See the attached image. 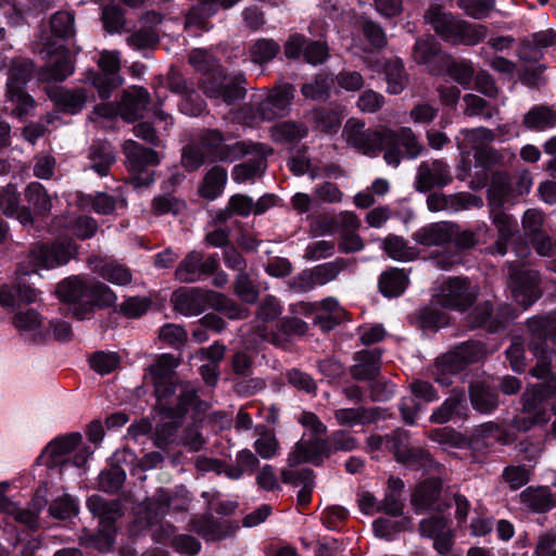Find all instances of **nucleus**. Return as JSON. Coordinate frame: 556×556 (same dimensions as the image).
Wrapping results in <instances>:
<instances>
[{
  "label": "nucleus",
  "instance_id": "f257e3e1",
  "mask_svg": "<svg viewBox=\"0 0 556 556\" xmlns=\"http://www.w3.org/2000/svg\"><path fill=\"white\" fill-rule=\"evenodd\" d=\"M342 137L348 144L366 155L375 156L383 150L386 163L393 167H397L402 160L400 146L404 147L409 159H416L422 150V146L409 127H401L397 130L389 127L370 129L366 128L364 122L356 118L346 121Z\"/></svg>",
  "mask_w": 556,
  "mask_h": 556
},
{
  "label": "nucleus",
  "instance_id": "f03ea898",
  "mask_svg": "<svg viewBox=\"0 0 556 556\" xmlns=\"http://www.w3.org/2000/svg\"><path fill=\"white\" fill-rule=\"evenodd\" d=\"M81 441L83 437L79 432H72L51 441L43 452L49 466L83 467L93 452L88 445H81Z\"/></svg>",
  "mask_w": 556,
  "mask_h": 556
},
{
  "label": "nucleus",
  "instance_id": "7ed1b4c3",
  "mask_svg": "<svg viewBox=\"0 0 556 556\" xmlns=\"http://www.w3.org/2000/svg\"><path fill=\"white\" fill-rule=\"evenodd\" d=\"M34 73V63L29 59H14L9 70L7 97L15 104L13 114L21 117L34 108L33 98L24 88Z\"/></svg>",
  "mask_w": 556,
  "mask_h": 556
},
{
  "label": "nucleus",
  "instance_id": "20e7f679",
  "mask_svg": "<svg viewBox=\"0 0 556 556\" xmlns=\"http://www.w3.org/2000/svg\"><path fill=\"white\" fill-rule=\"evenodd\" d=\"M486 355V349L479 341L464 342L453 351L445 353L435 362V367L443 376L437 377V381L443 386H450L451 379L446 374H455L464 369L468 364L479 362Z\"/></svg>",
  "mask_w": 556,
  "mask_h": 556
},
{
  "label": "nucleus",
  "instance_id": "39448f33",
  "mask_svg": "<svg viewBox=\"0 0 556 556\" xmlns=\"http://www.w3.org/2000/svg\"><path fill=\"white\" fill-rule=\"evenodd\" d=\"M122 150L126 157V166L132 174L131 184L135 187H148L153 184L154 177L147 168L160 163L159 153L131 139L123 143Z\"/></svg>",
  "mask_w": 556,
  "mask_h": 556
},
{
  "label": "nucleus",
  "instance_id": "423d86ee",
  "mask_svg": "<svg viewBox=\"0 0 556 556\" xmlns=\"http://www.w3.org/2000/svg\"><path fill=\"white\" fill-rule=\"evenodd\" d=\"M538 271L520 262L508 263V286L515 301L523 308L532 305L540 296Z\"/></svg>",
  "mask_w": 556,
  "mask_h": 556
},
{
  "label": "nucleus",
  "instance_id": "0eeeda50",
  "mask_svg": "<svg viewBox=\"0 0 556 556\" xmlns=\"http://www.w3.org/2000/svg\"><path fill=\"white\" fill-rule=\"evenodd\" d=\"M198 143L204 151L207 161L233 162L249 153V147L244 142L226 143L223 134L218 130L207 129L198 136Z\"/></svg>",
  "mask_w": 556,
  "mask_h": 556
},
{
  "label": "nucleus",
  "instance_id": "6e6552de",
  "mask_svg": "<svg viewBox=\"0 0 556 556\" xmlns=\"http://www.w3.org/2000/svg\"><path fill=\"white\" fill-rule=\"evenodd\" d=\"M76 255V245L71 239H60L51 244L36 245L29 257L34 266L51 269L66 264Z\"/></svg>",
  "mask_w": 556,
  "mask_h": 556
},
{
  "label": "nucleus",
  "instance_id": "1a4fd4ad",
  "mask_svg": "<svg viewBox=\"0 0 556 556\" xmlns=\"http://www.w3.org/2000/svg\"><path fill=\"white\" fill-rule=\"evenodd\" d=\"M345 258H337L309 270H304L293 279L292 287L299 292H307L317 286H324L334 280L338 275L349 266Z\"/></svg>",
  "mask_w": 556,
  "mask_h": 556
},
{
  "label": "nucleus",
  "instance_id": "9d476101",
  "mask_svg": "<svg viewBox=\"0 0 556 556\" xmlns=\"http://www.w3.org/2000/svg\"><path fill=\"white\" fill-rule=\"evenodd\" d=\"M477 292L469 281L463 278H451L444 282L437 293L438 302L448 308L465 311L472 305Z\"/></svg>",
  "mask_w": 556,
  "mask_h": 556
},
{
  "label": "nucleus",
  "instance_id": "9b49d317",
  "mask_svg": "<svg viewBox=\"0 0 556 556\" xmlns=\"http://www.w3.org/2000/svg\"><path fill=\"white\" fill-rule=\"evenodd\" d=\"M218 268V261L215 255L204 257L199 251L189 252L179 263L175 270V277L180 282H195L202 276L212 275Z\"/></svg>",
  "mask_w": 556,
  "mask_h": 556
},
{
  "label": "nucleus",
  "instance_id": "f8f14e48",
  "mask_svg": "<svg viewBox=\"0 0 556 556\" xmlns=\"http://www.w3.org/2000/svg\"><path fill=\"white\" fill-rule=\"evenodd\" d=\"M293 98L294 87L291 84L278 85L260 102L257 113L263 121L283 117L290 112Z\"/></svg>",
  "mask_w": 556,
  "mask_h": 556
},
{
  "label": "nucleus",
  "instance_id": "ddd939ff",
  "mask_svg": "<svg viewBox=\"0 0 556 556\" xmlns=\"http://www.w3.org/2000/svg\"><path fill=\"white\" fill-rule=\"evenodd\" d=\"M395 457L399 462L414 469L428 470L432 467L430 455L419 446L410 443L408 432L396 430L391 437Z\"/></svg>",
  "mask_w": 556,
  "mask_h": 556
},
{
  "label": "nucleus",
  "instance_id": "4468645a",
  "mask_svg": "<svg viewBox=\"0 0 556 556\" xmlns=\"http://www.w3.org/2000/svg\"><path fill=\"white\" fill-rule=\"evenodd\" d=\"M453 180L450 166L442 160L421 162L417 167L414 187L418 192H427L437 187H444Z\"/></svg>",
  "mask_w": 556,
  "mask_h": 556
},
{
  "label": "nucleus",
  "instance_id": "2eb2a0df",
  "mask_svg": "<svg viewBox=\"0 0 556 556\" xmlns=\"http://www.w3.org/2000/svg\"><path fill=\"white\" fill-rule=\"evenodd\" d=\"M102 75H97L92 84L98 89L101 98L106 99L113 89L122 85L123 79L118 75L121 68V55L118 51H102L98 61Z\"/></svg>",
  "mask_w": 556,
  "mask_h": 556
},
{
  "label": "nucleus",
  "instance_id": "dca6fc26",
  "mask_svg": "<svg viewBox=\"0 0 556 556\" xmlns=\"http://www.w3.org/2000/svg\"><path fill=\"white\" fill-rule=\"evenodd\" d=\"M556 378H552L544 388L542 384H534L528 388L522 394V413L532 415V424H545L549 417L545 408L546 397L555 394Z\"/></svg>",
  "mask_w": 556,
  "mask_h": 556
},
{
  "label": "nucleus",
  "instance_id": "f3484780",
  "mask_svg": "<svg viewBox=\"0 0 556 556\" xmlns=\"http://www.w3.org/2000/svg\"><path fill=\"white\" fill-rule=\"evenodd\" d=\"M41 53L51 56L41 72L43 79L63 81L74 73V62L68 50L64 47H54L48 41L45 43Z\"/></svg>",
  "mask_w": 556,
  "mask_h": 556
},
{
  "label": "nucleus",
  "instance_id": "a211bd4d",
  "mask_svg": "<svg viewBox=\"0 0 556 556\" xmlns=\"http://www.w3.org/2000/svg\"><path fill=\"white\" fill-rule=\"evenodd\" d=\"M462 138H457V147L464 153H469V150H475L476 159L483 161L490 159L494 151L489 148L493 142L494 132L485 127H477L472 129H463L459 132Z\"/></svg>",
  "mask_w": 556,
  "mask_h": 556
},
{
  "label": "nucleus",
  "instance_id": "6ab92c4d",
  "mask_svg": "<svg viewBox=\"0 0 556 556\" xmlns=\"http://www.w3.org/2000/svg\"><path fill=\"white\" fill-rule=\"evenodd\" d=\"M213 291H205L198 288H181L172 295V303L175 311L186 316H197L207 306L211 307Z\"/></svg>",
  "mask_w": 556,
  "mask_h": 556
},
{
  "label": "nucleus",
  "instance_id": "aec40b11",
  "mask_svg": "<svg viewBox=\"0 0 556 556\" xmlns=\"http://www.w3.org/2000/svg\"><path fill=\"white\" fill-rule=\"evenodd\" d=\"M482 205L481 198L465 192L454 194L432 192L427 197V207L431 212H458L470 206L481 207Z\"/></svg>",
  "mask_w": 556,
  "mask_h": 556
},
{
  "label": "nucleus",
  "instance_id": "412c9836",
  "mask_svg": "<svg viewBox=\"0 0 556 556\" xmlns=\"http://www.w3.org/2000/svg\"><path fill=\"white\" fill-rule=\"evenodd\" d=\"M331 447L326 440L312 438L307 441H300L288 456L289 467H295L302 463L316 464L321 457H329Z\"/></svg>",
  "mask_w": 556,
  "mask_h": 556
},
{
  "label": "nucleus",
  "instance_id": "4be33fe9",
  "mask_svg": "<svg viewBox=\"0 0 556 556\" xmlns=\"http://www.w3.org/2000/svg\"><path fill=\"white\" fill-rule=\"evenodd\" d=\"M47 94L61 111L72 114L78 113L88 101V94L84 88L68 89L54 86L47 88Z\"/></svg>",
  "mask_w": 556,
  "mask_h": 556
},
{
  "label": "nucleus",
  "instance_id": "5701e85b",
  "mask_svg": "<svg viewBox=\"0 0 556 556\" xmlns=\"http://www.w3.org/2000/svg\"><path fill=\"white\" fill-rule=\"evenodd\" d=\"M248 154L254 153L255 155L252 159L236 165L231 173L232 179L239 184L261 177L266 169L265 147L254 143L248 144Z\"/></svg>",
  "mask_w": 556,
  "mask_h": 556
},
{
  "label": "nucleus",
  "instance_id": "b1692460",
  "mask_svg": "<svg viewBox=\"0 0 556 556\" xmlns=\"http://www.w3.org/2000/svg\"><path fill=\"white\" fill-rule=\"evenodd\" d=\"M334 420L341 427L353 428L374 424L381 417V409L378 407H355L338 408L333 413Z\"/></svg>",
  "mask_w": 556,
  "mask_h": 556
},
{
  "label": "nucleus",
  "instance_id": "393cba45",
  "mask_svg": "<svg viewBox=\"0 0 556 556\" xmlns=\"http://www.w3.org/2000/svg\"><path fill=\"white\" fill-rule=\"evenodd\" d=\"M86 294L87 298L84 309H76L74 312V316L78 319H84L93 307H110L114 305L117 300L115 292L102 282H89Z\"/></svg>",
  "mask_w": 556,
  "mask_h": 556
},
{
  "label": "nucleus",
  "instance_id": "a878e982",
  "mask_svg": "<svg viewBox=\"0 0 556 556\" xmlns=\"http://www.w3.org/2000/svg\"><path fill=\"white\" fill-rule=\"evenodd\" d=\"M149 104V93L143 88H134L125 91L118 106L121 117L128 122H135L143 116Z\"/></svg>",
  "mask_w": 556,
  "mask_h": 556
},
{
  "label": "nucleus",
  "instance_id": "bb28decb",
  "mask_svg": "<svg viewBox=\"0 0 556 556\" xmlns=\"http://www.w3.org/2000/svg\"><path fill=\"white\" fill-rule=\"evenodd\" d=\"M381 351L379 349L361 351L355 354V364L350 368L351 376L356 380H371L380 372Z\"/></svg>",
  "mask_w": 556,
  "mask_h": 556
},
{
  "label": "nucleus",
  "instance_id": "cd10ccee",
  "mask_svg": "<svg viewBox=\"0 0 556 556\" xmlns=\"http://www.w3.org/2000/svg\"><path fill=\"white\" fill-rule=\"evenodd\" d=\"M492 305L489 302L478 305L469 315V324L473 328L484 327L489 331H497L510 318L515 316L510 314L509 308L505 307L495 317L492 316Z\"/></svg>",
  "mask_w": 556,
  "mask_h": 556
},
{
  "label": "nucleus",
  "instance_id": "c85d7f7f",
  "mask_svg": "<svg viewBox=\"0 0 556 556\" xmlns=\"http://www.w3.org/2000/svg\"><path fill=\"white\" fill-rule=\"evenodd\" d=\"M88 283L79 277H70L58 285L55 292L62 302L75 305L74 313L76 309H84Z\"/></svg>",
  "mask_w": 556,
  "mask_h": 556
},
{
  "label": "nucleus",
  "instance_id": "c756f323",
  "mask_svg": "<svg viewBox=\"0 0 556 556\" xmlns=\"http://www.w3.org/2000/svg\"><path fill=\"white\" fill-rule=\"evenodd\" d=\"M442 483L439 479H427L416 485L412 494V505L417 513L432 509L440 497Z\"/></svg>",
  "mask_w": 556,
  "mask_h": 556
},
{
  "label": "nucleus",
  "instance_id": "7c9ffc66",
  "mask_svg": "<svg viewBox=\"0 0 556 556\" xmlns=\"http://www.w3.org/2000/svg\"><path fill=\"white\" fill-rule=\"evenodd\" d=\"M90 513L98 517L103 528L112 525L123 516L121 504L117 501H106L100 495H92L87 501Z\"/></svg>",
  "mask_w": 556,
  "mask_h": 556
},
{
  "label": "nucleus",
  "instance_id": "2f4dec72",
  "mask_svg": "<svg viewBox=\"0 0 556 556\" xmlns=\"http://www.w3.org/2000/svg\"><path fill=\"white\" fill-rule=\"evenodd\" d=\"M89 167L101 177L108 176L112 165L116 161L114 148L110 142L93 143L88 152Z\"/></svg>",
  "mask_w": 556,
  "mask_h": 556
},
{
  "label": "nucleus",
  "instance_id": "473e14b6",
  "mask_svg": "<svg viewBox=\"0 0 556 556\" xmlns=\"http://www.w3.org/2000/svg\"><path fill=\"white\" fill-rule=\"evenodd\" d=\"M426 21L432 26L433 30L444 40L451 42L459 18L451 13L442 11L440 7H431L425 14Z\"/></svg>",
  "mask_w": 556,
  "mask_h": 556
},
{
  "label": "nucleus",
  "instance_id": "72a5a7b5",
  "mask_svg": "<svg viewBox=\"0 0 556 556\" xmlns=\"http://www.w3.org/2000/svg\"><path fill=\"white\" fill-rule=\"evenodd\" d=\"M491 217L497 229V240L494 247L491 248V251L500 255H505L507 252V242L516 230V223L511 216L502 210H491Z\"/></svg>",
  "mask_w": 556,
  "mask_h": 556
},
{
  "label": "nucleus",
  "instance_id": "f704fd0d",
  "mask_svg": "<svg viewBox=\"0 0 556 556\" xmlns=\"http://www.w3.org/2000/svg\"><path fill=\"white\" fill-rule=\"evenodd\" d=\"M519 496L522 504L535 513H545L556 506V498L547 486H529Z\"/></svg>",
  "mask_w": 556,
  "mask_h": 556
},
{
  "label": "nucleus",
  "instance_id": "c9c22d12",
  "mask_svg": "<svg viewBox=\"0 0 556 556\" xmlns=\"http://www.w3.org/2000/svg\"><path fill=\"white\" fill-rule=\"evenodd\" d=\"M404 482L400 478L390 477L384 498L377 506V511L397 517L403 514L402 492Z\"/></svg>",
  "mask_w": 556,
  "mask_h": 556
},
{
  "label": "nucleus",
  "instance_id": "e433bc0d",
  "mask_svg": "<svg viewBox=\"0 0 556 556\" xmlns=\"http://www.w3.org/2000/svg\"><path fill=\"white\" fill-rule=\"evenodd\" d=\"M529 348L536 358V364L531 369L530 374L538 379H548V383L551 379L554 378L551 376V362L552 353L556 351V343L548 346L547 343L530 340Z\"/></svg>",
  "mask_w": 556,
  "mask_h": 556
},
{
  "label": "nucleus",
  "instance_id": "4c0bfd02",
  "mask_svg": "<svg viewBox=\"0 0 556 556\" xmlns=\"http://www.w3.org/2000/svg\"><path fill=\"white\" fill-rule=\"evenodd\" d=\"M453 225L435 223L424 227L414 233L416 242L422 245H441L453 239Z\"/></svg>",
  "mask_w": 556,
  "mask_h": 556
},
{
  "label": "nucleus",
  "instance_id": "58836bf2",
  "mask_svg": "<svg viewBox=\"0 0 556 556\" xmlns=\"http://www.w3.org/2000/svg\"><path fill=\"white\" fill-rule=\"evenodd\" d=\"M241 0H202L198 8H193L186 16V26H202L204 20L213 15L220 7L228 10Z\"/></svg>",
  "mask_w": 556,
  "mask_h": 556
},
{
  "label": "nucleus",
  "instance_id": "ea45409f",
  "mask_svg": "<svg viewBox=\"0 0 556 556\" xmlns=\"http://www.w3.org/2000/svg\"><path fill=\"white\" fill-rule=\"evenodd\" d=\"M472 406L480 413H490L498 405V395L482 381L473 382L469 389Z\"/></svg>",
  "mask_w": 556,
  "mask_h": 556
},
{
  "label": "nucleus",
  "instance_id": "a19ab883",
  "mask_svg": "<svg viewBox=\"0 0 556 556\" xmlns=\"http://www.w3.org/2000/svg\"><path fill=\"white\" fill-rule=\"evenodd\" d=\"M387 91L391 94L401 93L408 84V74L406 73L401 60H388L383 66Z\"/></svg>",
  "mask_w": 556,
  "mask_h": 556
},
{
  "label": "nucleus",
  "instance_id": "79ce46f5",
  "mask_svg": "<svg viewBox=\"0 0 556 556\" xmlns=\"http://www.w3.org/2000/svg\"><path fill=\"white\" fill-rule=\"evenodd\" d=\"M531 340L546 343V339H556V315L534 316L527 321Z\"/></svg>",
  "mask_w": 556,
  "mask_h": 556
},
{
  "label": "nucleus",
  "instance_id": "37998d69",
  "mask_svg": "<svg viewBox=\"0 0 556 556\" xmlns=\"http://www.w3.org/2000/svg\"><path fill=\"white\" fill-rule=\"evenodd\" d=\"M466 403L465 392L463 390H454L441 406L435 408L430 420L435 424H445L452 419L454 415H460V409Z\"/></svg>",
  "mask_w": 556,
  "mask_h": 556
},
{
  "label": "nucleus",
  "instance_id": "c03bdc74",
  "mask_svg": "<svg viewBox=\"0 0 556 556\" xmlns=\"http://www.w3.org/2000/svg\"><path fill=\"white\" fill-rule=\"evenodd\" d=\"M523 125L538 131L552 128L556 126V112L545 105H535L523 116Z\"/></svg>",
  "mask_w": 556,
  "mask_h": 556
},
{
  "label": "nucleus",
  "instance_id": "a18cd8bd",
  "mask_svg": "<svg viewBox=\"0 0 556 556\" xmlns=\"http://www.w3.org/2000/svg\"><path fill=\"white\" fill-rule=\"evenodd\" d=\"M486 28L483 25L471 24L460 20L451 43L475 46L486 37Z\"/></svg>",
  "mask_w": 556,
  "mask_h": 556
},
{
  "label": "nucleus",
  "instance_id": "49530a36",
  "mask_svg": "<svg viewBox=\"0 0 556 556\" xmlns=\"http://www.w3.org/2000/svg\"><path fill=\"white\" fill-rule=\"evenodd\" d=\"M227 181V170L218 165L213 166L205 175L201 195L214 200L224 191Z\"/></svg>",
  "mask_w": 556,
  "mask_h": 556
},
{
  "label": "nucleus",
  "instance_id": "de8ad7c7",
  "mask_svg": "<svg viewBox=\"0 0 556 556\" xmlns=\"http://www.w3.org/2000/svg\"><path fill=\"white\" fill-rule=\"evenodd\" d=\"M407 281L403 270L392 268L380 276L379 289L386 296H399L404 292Z\"/></svg>",
  "mask_w": 556,
  "mask_h": 556
},
{
  "label": "nucleus",
  "instance_id": "09e8293b",
  "mask_svg": "<svg viewBox=\"0 0 556 556\" xmlns=\"http://www.w3.org/2000/svg\"><path fill=\"white\" fill-rule=\"evenodd\" d=\"M280 52V45L274 39H257L249 50L250 59L253 63L263 65L270 62Z\"/></svg>",
  "mask_w": 556,
  "mask_h": 556
},
{
  "label": "nucleus",
  "instance_id": "8fccbe9b",
  "mask_svg": "<svg viewBox=\"0 0 556 556\" xmlns=\"http://www.w3.org/2000/svg\"><path fill=\"white\" fill-rule=\"evenodd\" d=\"M271 137L277 142L300 140L307 135V128L295 122H281L270 128Z\"/></svg>",
  "mask_w": 556,
  "mask_h": 556
},
{
  "label": "nucleus",
  "instance_id": "3c124183",
  "mask_svg": "<svg viewBox=\"0 0 556 556\" xmlns=\"http://www.w3.org/2000/svg\"><path fill=\"white\" fill-rule=\"evenodd\" d=\"M211 296V307L223 313L229 319H244L249 316V309L240 306L235 301L214 292Z\"/></svg>",
  "mask_w": 556,
  "mask_h": 556
},
{
  "label": "nucleus",
  "instance_id": "603ef678",
  "mask_svg": "<svg viewBox=\"0 0 556 556\" xmlns=\"http://www.w3.org/2000/svg\"><path fill=\"white\" fill-rule=\"evenodd\" d=\"M25 198L38 214H48L52 208V199L39 182H31L25 190Z\"/></svg>",
  "mask_w": 556,
  "mask_h": 556
},
{
  "label": "nucleus",
  "instance_id": "864d4df0",
  "mask_svg": "<svg viewBox=\"0 0 556 556\" xmlns=\"http://www.w3.org/2000/svg\"><path fill=\"white\" fill-rule=\"evenodd\" d=\"M98 274L109 282L117 286H127L131 282V271L116 262H106L97 268Z\"/></svg>",
  "mask_w": 556,
  "mask_h": 556
},
{
  "label": "nucleus",
  "instance_id": "5fc2aeb1",
  "mask_svg": "<svg viewBox=\"0 0 556 556\" xmlns=\"http://www.w3.org/2000/svg\"><path fill=\"white\" fill-rule=\"evenodd\" d=\"M198 403V393L194 386L190 382H181L179 393L177 394V403H173L172 409L168 410V414L170 416H181L190 407H195Z\"/></svg>",
  "mask_w": 556,
  "mask_h": 556
},
{
  "label": "nucleus",
  "instance_id": "6e6d98bb",
  "mask_svg": "<svg viewBox=\"0 0 556 556\" xmlns=\"http://www.w3.org/2000/svg\"><path fill=\"white\" fill-rule=\"evenodd\" d=\"M312 119L317 129L331 134L338 131L342 117L337 110L319 108L312 112Z\"/></svg>",
  "mask_w": 556,
  "mask_h": 556
},
{
  "label": "nucleus",
  "instance_id": "4d7b16f0",
  "mask_svg": "<svg viewBox=\"0 0 556 556\" xmlns=\"http://www.w3.org/2000/svg\"><path fill=\"white\" fill-rule=\"evenodd\" d=\"M383 248L387 254L401 262L412 261L417 256L416 249L408 247L407 243L397 236H389L384 239Z\"/></svg>",
  "mask_w": 556,
  "mask_h": 556
},
{
  "label": "nucleus",
  "instance_id": "13d9d810",
  "mask_svg": "<svg viewBox=\"0 0 556 556\" xmlns=\"http://www.w3.org/2000/svg\"><path fill=\"white\" fill-rule=\"evenodd\" d=\"M245 77L243 74H236L229 76L224 84L222 94L218 99H222L226 104H232L239 100H242L245 96Z\"/></svg>",
  "mask_w": 556,
  "mask_h": 556
},
{
  "label": "nucleus",
  "instance_id": "bf43d9fd",
  "mask_svg": "<svg viewBox=\"0 0 556 556\" xmlns=\"http://www.w3.org/2000/svg\"><path fill=\"white\" fill-rule=\"evenodd\" d=\"M74 22V15L71 12H56L50 21L51 31L58 38L68 39L75 34Z\"/></svg>",
  "mask_w": 556,
  "mask_h": 556
},
{
  "label": "nucleus",
  "instance_id": "052dcab7",
  "mask_svg": "<svg viewBox=\"0 0 556 556\" xmlns=\"http://www.w3.org/2000/svg\"><path fill=\"white\" fill-rule=\"evenodd\" d=\"M205 162H208L207 157L198 141H192L182 149L180 163L186 170L194 172Z\"/></svg>",
  "mask_w": 556,
  "mask_h": 556
},
{
  "label": "nucleus",
  "instance_id": "680f3d73",
  "mask_svg": "<svg viewBox=\"0 0 556 556\" xmlns=\"http://www.w3.org/2000/svg\"><path fill=\"white\" fill-rule=\"evenodd\" d=\"M119 362L121 358L116 352L98 351L89 357L90 367L100 375L112 372Z\"/></svg>",
  "mask_w": 556,
  "mask_h": 556
},
{
  "label": "nucleus",
  "instance_id": "e2e57ef3",
  "mask_svg": "<svg viewBox=\"0 0 556 556\" xmlns=\"http://www.w3.org/2000/svg\"><path fill=\"white\" fill-rule=\"evenodd\" d=\"M181 382H175L173 378L154 381L155 394L157 396L159 404L164 410L172 409L173 402L170 399L179 393V387Z\"/></svg>",
  "mask_w": 556,
  "mask_h": 556
},
{
  "label": "nucleus",
  "instance_id": "0e129e2a",
  "mask_svg": "<svg viewBox=\"0 0 556 556\" xmlns=\"http://www.w3.org/2000/svg\"><path fill=\"white\" fill-rule=\"evenodd\" d=\"M126 478L125 471L118 466H112L101 471L99 476V488L103 492L113 493L118 491Z\"/></svg>",
  "mask_w": 556,
  "mask_h": 556
},
{
  "label": "nucleus",
  "instance_id": "69168bd1",
  "mask_svg": "<svg viewBox=\"0 0 556 556\" xmlns=\"http://www.w3.org/2000/svg\"><path fill=\"white\" fill-rule=\"evenodd\" d=\"M126 42L137 50L151 49L159 42V34L151 26L142 27L128 36Z\"/></svg>",
  "mask_w": 556,
  "mask_h": 556
},
{
  "label": "nucleus",
  "instance_id": "338daca9",
  "mask_svg": "<svg viewBox=\"0 0 556 556\" xmlns=\"http://www.w3.org/2000/svg\"><path fill=\"white\" fill-rule=\"evenodd\" d=\"M509 192V184L506 177H494L489 189L488 199L491 210H501Z\"/></svg>",
  "mask_w": 556,
  "mask_h": 556
},
{
  "label": "nucleus",
  "instance_id": "774afa93",
  "mask_svg": "<svg viewBox=\"0 0 556 556\" xmlns=\"http://www.w3.org/2000/svg\"><path fill=\"white\" fill-rule=\"evenodd\" d=\"M169 505V495L165 491L159 490L147 506L146 519L148 525L155 523L168 510Z\"/></svg>",
  "mask_w": 556,
  "mask_h": 556
}]
</instances>
